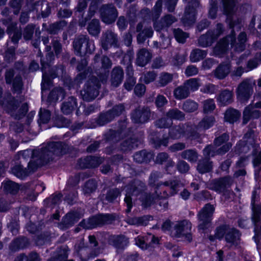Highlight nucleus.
Masks as SVG:
<instances>
[{
  "label": "nucleus",
  "instance_id": "1",
  "mask_svg": "<svg viewBox=\"0 0 261 261\" xmlns=\"http://www.w3.org/2000/svg\"><path fill=\"white\" fill-rule=\"evenodd\" d=\"M183 184L177 180L171 181L160 182L157 184L154 193L150 194L144 192L145 190V185L141 181L135 180L130 184L125 187V197L124 202L126 204V213L131 211L133 204L132 200L134 197H139L138 199L141 202L143 207L146 208L150 206L156 201L163 209H166L168 202L167 199L176 194L179 188L182 187Z\"/></svg>",
  "mask_w": 261,
  "mask_h": 261
},
{
  "label": "nucleus",
  "instance_id": "2",
  "mask_svg": "<svg viewBox=\"0 0 261 261\" xmlns=\"http://www.w3.org/2000/svg\"><path fill=\"white\" fill-rule=\"evenodd\" d=\"M68 147L61 142H50L44 148L34 150L27 149L21 151L20 155L26 160L31 156L32 160L28 163L29 170L34 171L38 167L47 163L59 156L67 152Z\"/></svg>",
  "mask_w": 261,
  "mask_h": 261
},
{
  "label": "nucleus",
  "instance_id": "3",
  "mask_svg": "<svg viewBox=\"0 0 261 261\" xmlns=\"http://www.w3.org/2000/svg\"><path fill=\"white\" fill-rule=\"evenodd\" d=\"M260 197L256 190L252 192L251 220L254 226V236L253 239L257 245L261 240V203L259 202Z\"/></svg>",
  "mask_w": 261,
  "mask_h": 261
},
{
  "label": "nucleus",
  "instance_id": "4",
  "mask_svg": "<svg viewBox=\"0 0 261 261\" xmlns=\"http://www.w3.org/2000/svg\"><path fill=\"white\" fill-rule=\"evenodd\" d=\"M229 25V28L232 29L230 34L220 40L214 48V53L217 56L220 57L223 55L226 51L229 45H230L231 47L233 48V45H234L235 42L234 28L237 29H241L239 20H230Z\"/></svg>",
  "mask_w": 261,
  "mask_h": 261
},
{
  "label": "nucleus",
  "instance_id": "5",
  "mask_svg": "<svg viewBox=\"0 0 261 261\" xmlns=\"http://www.w3.org/2000/svg\"><path fill=\"white\" fill-rule=\"evenodd\" d=\"M101 81L92 75L87 82L84 88L81 91V95L84 100L90 101L94 99L99 94Z\"/></svg>",
  "mask_w": 261,
  "mask_h": 261
},
{
  "label": "nucleus",
  "instance_id": "6",
  "mask_svg": "<svg viewBox=\"0 0 261 261\" xmlns=\"http://www.w3.org/2000/svg\"><path fill=\"white\" fill-rule=\"evenodd\" d=\"M214 211V206L207 203L199 212L198 228L199 232L204 233L210 227Z\"/></svg>",
  "mask_w": 261,
  "mask_h": 261
},
{
  "label": "nucleus",
  "instance_id": "7",
  "mask_svg": "<svg viewBox=\"0 0 261 261\" xmlns=\"http://www.w3.org/2000/svg\"><path fill=\"white\" fill-rule=\"evenodd\" d=\"M16 66L19 67L16 69H10L6 72L5 80L7 84H12L13 90L16 92H19L22 87L23 83L19 70L22 67L20 62L16 63Z\"/></svg>",
  "mask_w": 261,
  "mask_h": 261
},
{
  "label": "nucleus",
  "instance_id": "8",
  "mask_svg": "<svg viewBox=\"0 0 261 261\" xmlns=\"http://www.w3.org/2000/svg\"><path fill=\"white\" fill-rule=\"evenodd\" d=\"M73 46L76 54L80 55L91 54L95 50L93 40H90L88 36L85 35H80L76 38L73 42Z\"/></svg>",
  "mask_w": 261,
  "mask_h": 261
},
{
  "label": "nucleus",
  "instance_id": "9",
  "mask_svg": "<svg viewBox=\"0 0 261 261\" xmlns=\"http://www.w3.org/2000/svg\"><path fill=\"white\" fill-rule=\"evenodd\" d=\"M255 81L251 78L244 80L237 89L238 98L242 101H247L253 94Z\"/></svg>",
  "mask_w": 261,
  "mask_h": 261
},
{
  "label": "nucleus",
  "instance_id": "10",
  "mask_svg": "<svg viewBox=\"0 0 261 261\" xmlns=\"http://www.w3.org/2000/svg\"><path fill=\"white\" fill-rule=\"evenodd\" d=\"M191 227V224L188 220L178 221L174 226L172 235L173 237L184 239L190 242L192 239L190 232Z\"/></svg>",
  "mask_w": 261,
  "mask_h": 261
},
{
  "label": "nucleus",
  "instance_id": "11",
  "mask_svg": "<svg viewBox=\"0 0 261 261\" xmlns=\"http://www.w3.org/2000/svg\"><path fill=\"white\" fill-rule=\"evenodd\" d=\"M196 88V79H190L186 81L183 85L176 88L173 91L174 97L178 100L187 98L192 91Z\"/></svg>",
  "mask_w": 261,
  "mask_h": 261
},
{
  "label": "nucleus",
  "instance_id": "12",
  "mask_svg": "<svg viewBox=\"0 0 261 261\" xmlns=\"http://www.w3.org/2000/svg\"><path fill=\"white\" fill-rule=\"evenodd\" d=\"M233 182V180L231 177L226 176L212 180L208 184V188L218 193H221L230 188Z\"/></svg>",
  "mask_w": 261,
  "mask_h": 261
},
{
  "label": "nucleus",
  "instance_id": "13",
  "mask_svg": "<svg viewBox=\"0 0 261 261\" xmlns=\"http://www.w3.org/2000/svg\"><path fill=\"white\" fill-rule=\"evenodd\" d=\"M90 1L91 2L89 6L87 17L86 18V20L80 22V25L81 27L85 26L86 21L94 16L97 10L98 5L102 2L101 0H79L76 7L77 11L79 12L83 11L87 8V4Z\"/></svg>",
  "mask_w": 261,
  "mask_h": 261
},
{
  "label": "nucleus",
  "instance_id": "14",
  "mask_svg": "<svg viewBox=\"0 0 261 261\" xmlns=\"http://www.w3.org/2000/svg\"><path fill=\"white\" fill-rule=\"evenodd\" d=\"M224 13L230 16L234 11L235 2L234 0H222ZM211 8L209 10V16L214 19L216 17L217 11V0H211Z\"/></svg>",
  "mask_w": 261,
  "mask_h": 261
},
{
  "label": "nucleus",
  "instance_id": "15",
  "mask_svg": "<svg viewBox=\"0 0 261 261\" xmlns=\"http://www.w3.org/2000/svg\"><path fill=\"white\" fill-rule=\"evenodd\" d=\"M102 21L107 24L114 22L118 16V13L115 7L111 4L103 5L99 9Z\"/></svg>",
  "mask_w": 261,
  "mask_h": 261
},
{
  "label": "nucleus",
  "instance_id": "16",
  "mask_svg": "<svg viewBox=\"0 0 261 261\" xmlns=\"http://www.w3.org/2000/svg\"><path fill=\"white\" fill-rule=\"evenodd\" d=\"M75 249L80 261H89L91 258L98 256L100 253L98 250L92 251L89 247L85 246L83 241H81L79 244L75 245Z\"/></svg>",
  "mask_w": 261,
  "mask_h": 261
},
{
  "label": "nucleus",
  "instance_id": "17",
  "mask_svg": "<svg viewBox=\"0 0 261 261\" xmlns=\"http://www.w3.org/2000/svg\"><path fill=\"white\" fill-rule=\"evenodd\" d=\"M151 116V112L148 107H139L132 113L131 118L135 123H144L147 122Z\"/></svg>",
  "mask_w": 261,
  "mask_h": 261
},
{
  "label": "nucleus",
  "instance_id": "18",
  "mask_svg": "<svg viewBox=\"0 0 261 261\" xmlns=\"http://www.w3.org/2000/svg\"><path fill=\"white\" fill-rule=\"evenodd\" d=\"M256 124L254 122H251L245 134L243 140L242 141L247 142L252 148V152L253 154H255L256 150L259 147L258 144L256 143V139L255 138L254 129L256 128Z\"/></svg>",
  "mask_w": 261,
  "mask_h": 261
},
{
  "label": "nucleus",
  "instance_id": "19",
  "mask_svg": "<svg viewBox=\"0 0 261 261\" xmlns=\"http://www.w3.org/2000/svg\"><path fill=\"white\" fill-rule=\"evenodd\" d=\"M196 1L192 0L189 2L186 7L182 22L185 25L189 26L195 21Z\"/></svg>",
  "mask_w": 261,
  "mask_h": 261
},
{
  "label": "nucleus",
  "instance_id": "20",
  "mask_svg": "<svg viewBox=\"0 0 261 261\" xmlns=\"http://www.w3.org/2000/svg\"><path fill=\"white\" fill-rule=\"evenodd\" d=\"M117 35L112 31L108 30L102 34L100 39L101 45L105 50L116 45L117 43Z\"/></svg>",
  "mask_w": 261,
  "mask_h": 261
},
{
  "label": "nucleus",
  "instance_id": "21",
  "mask_svg": "<svg viewBox=\"0 0 261 261\" xmlns=\"http://www.w3.org/2000/svg\"><path fill=\"white\" fill-rule=\"evenodd\" d=\"M81 217L77 212L69 213L63 218L62 222L58 224V227L63 230L67 229L79 221Z\"/></svg>",
  "mask_w": 261,
  "mask_h": 261
},
{
  "label": "nucleus",
  "instance_id": "22",
  "mask_svg": "<svg viewBox=\"0 0 261 261\" xmlns=\"http://www.w3.org/2000/svg\"><path fill=\"white\" fill-rule=\"evenodd\" d=\"M162 0H158L154 6L152 12L148 8H145L141 10V16L144 19L152 17L153 20L157 19L160 16L162 12Z\"/></svg>",
  "mask_w": 261,
  "mask_h": 261
},
{
  "label": "nucleus",
  "instance_id": "23",
  "mask_svg": "<svg viewBox=\"0 0 261 261\" xmlns=\"http://www.w3.org/2000/svg\"><path fill=\"white\" fill-rule=\"evenodd\" d=\"M241 233L236 228H229L225 236V240L231 246L237 247L240 243Z\"/></svg>",
  "mask_w": 261,
  "mask_h": 261
},
{
  "label": "nucleus",
  "instance_id": "24",
  "mask_svg": "<svg viewBox=\"0 0 261 261\" xmlns=\"http://www.w3.org/2000/svg\"><path fill=\"white\" fill-rule=\"evenodd\" d=\"M103 161V159L97 156H89L78 161V165L81 168H95Z\"/></svg>",
  "mask_w": 261,
  "mask_h": 261
},
{
  "label": "nucleus",
  "instance_id": "25",
  "mask_svg": "<svg viewBox=\"0 0 261 261\" xmlns=\"http://www.w3.org/2000/svg\"><path fill=\"white\" fill-rule=\"evenodd\" d=\"M10 20L9 21L7 20H3L4 24L7 25V33L11 38V40L14 44L17 43L21 36V32L17 29L16 23L10 22Z\"/></svg>",
  "mask_w": 261,
  "mask_h": 261
},
{
  "label": "nucleus",
  "instance_id": "26",
  "mask_svg": "<svg viewBox=\"0 0 261 261\" xmlns=\"http://www.w3.org/2000/svg\"><path fill=\"white\" fill-rule=\"evenodd\" d=\"M215 122V118L213 116H206L204 117L202 120L199 122L198 124L197 125V142L199 143L201 142V137L203 136V134H202L200 136H198L199 133L197 132L198 130L199 132L201 130H205L210 128L212 127Z\"/></svg>",
  "mask_w": 261,
  "mask_h": 261
},
{
  "label": "nucleus",
  "instance_id": "27",
  "mask_svg": "<svg viewBox=\"0 0 261 261\" xmlns=\"http://www.w3.org/2000/svg\"><path fill=\"white\" fill-rule=\"evenodd\" d=\"M250 104L245 108L243 111V123L246 124L251 118L257 119L261 115V112Z\"/></svg>",
  "mask_w": 261,
  "mask_h": 261
},
{
  "label": "nucleus",
  "instance_id": "28",
  "mask_svg": "<svg viewBox=\"0 0 261 261\" xmlns=\"http://www.w3.org/2000/svg\"><path fill=\"white\" fill-rule=\"evenodd\" d=\"M101 67L99 72L96 71L98 78L102 83L106 82L108 76V71L107 69L110 68L112 66V62L110 59L107 56H103L101 59Z\"/></svg>",
  "mask_w": 261,
  "mask_h": 261
},
{
  "label": "nucleus",
  "instance_id": "29",
  "mask_svg": "<svg viewBox=\"0 0 261 261\" xmlns=\"http://www.w3.org/2000/svg\"><path fill=\"white\" fill-rule=\"evenodd\" d=\"M176 21V18L171 15H166L160 21H154L153 25L156 31H160L165 28L168 27Z\"/></svg>",
  "mask_w": 261,
  "mask_h": 261
},
{
  "label": "nucleus",
  "instance_id": "30",
  "mask_svg": "<svg viewBox=\"0 0 261 261\" xmlns=\"http://www.w3.org/2000/svg\"><path fill=\"white\" fill-rule=\"evenodd\" d=\"M41 64L42 66V81L41 83L42 90H45L51 84V80L57 77V74L55 72L54 73H50V74L47 73L45 71V65L44 63L41 61Z\"/></svg>",
  "mask_w": 261,
  "mask_h": 261
},
{
  "label": "nucleus",
  "instance_id": "31",
  "mask_svg": "<svg viewBox=\"0 0 261 261\" xmlns=\"http://www.w3.org/2000/svg\"><path fill=\"white\" fill-rule=\"evenodd\" d=\"M151 219L152 217L150 216H143L139 217H128L125 221L129 225L140 226L147 225L148 222Z\"/></svg>",
  "mask_w": 261,
  "mask_h": 261
},
{
  "label": "nucleus",
  "instance_id": "32",
  "mask_svg": "<svg viewBox=\"0 0 261 261\" xmlns=\"http://www.w3.org/2000/svg\"><path fill=\"white\" fill-rule=\"evenodd\" d=\"M151 58V55L147 50L144 48L141 49L137 54V64L140 66H144L148 63Z\"/></svg>",
  "mask_w": 261,
  "mask_h": 261
},
{
  "label": "nucleus",
  "instance_id": "33",
  "mask_svg": "<svg viewBox=\"0 0 261 261\" xmlns=\"http://www.w3.org/2000/svg\"><path fill=\"white\" fill-rule=\"evenodd\" d=\"M217 99L219 102L223 106L231 103L233 101L232 91L228 89L222 91L217 96Z\"/></svg>",
  "mask_w": 261,
  "mask_h": 261
},
{
  "label": "nucleus",
  "instance_id": "34",
  "mask_svg": "<svg viewBox=\"0 0 261 261\" xmlns=\"http://www.w3.org/2000/svg\"><path fill=\"white\" fill-rule=\"evenodd\" d=\"M123 71L120 67H116L112 72L111 82L113 86H118L123 79Z\"/></svg>",
  "mask_w": 261,
  "mask_h": 261
},
{
  "label": "nucleus",
  "instance_id": "35",
  "mask_svg": "<svg viewBox=\"0 0 261 261\" xmlns=\"http://www.w3.org/2000/svg\"><path fill=\"white\" fill-rule=\"evenodd\" d=\"M153 158V154L151 152L142 150L136 152L134 155V160L139 163L149 162Z\"/></svg>",
  "mask_w": 261,
  "mask_h": 261
},
{
  "label": "nucleus",
  "instance_id": "36",
  "mask_svg": "<svg viewBox=\"0 0 261 261\" xmlns=\"http://www.w3.org/2000/svg\"><path fill=\"white\" fill-rule=\"evenodd\" d=\"M76 106V99L71 96L62 104L61 110L64 114L68 115L71 113Z\"/></svg>",
  "mask_w": 261,
  "mask_h": 261
},
{
  "label": "nucleus",
  "instance_id": "37",
  "mask_svg": "<svg viewBox=\"0 0 261 261\" xmlns=\"http://www.w3.org/2000/svg\"><path fill=\"white\" fill-rule=\"evenodd\" d=\"M9 106L11 107L10 110H8V113H10L11 115L14 117L15 119H20L21 117L24 116V115L27 113L28 111V107L27 103H23L19 109V114H15L14 111L17 108L16 105L12 103V102L9 103Z\"/></svg>",
  "mask_w": 261,
  "mask_h": 261
},
{
  "label": "nucleus",
  "instance_id": "38",
  "mask_svg": "<svg viewBox=\"0 0 261 261\" xmlns=\"http://www.w3.org/2000/svg\"><path fill=\"white\" fill-rule=\"evenodd\" d=\"M188 130V127L186 128L184 125H179L170 129L169 135L171 138L177 139L183 136L186 131Z\"/></svg>",
  "mask_w": 261,
  "mask_h": 261
},
{
  "label": "nucleus",
  "instance_id": "39",
  "mask_svg": "<svg viewBox=\"0 0 261 261\" xmlns=\"http://www.w3.org/2000/svg\"><path fill=\"white\" fill-rule=\"evenodd\" d=\"M215 40L213 31H208L205 34L200 37L198 39V43L202 47H206L211 45Z\"/></svg>",
  "mask_w": 261,
  "mask_h": 261
},
{
  "label": "nucleus",
  "instance_id": "40",
  "mask_svg": "<svg viewBox=\"0 0 261 261\" xmlns=\"http://www.w3.org/2000/svg\"><path fill=\"white\" fill-rule=\"evenodd\" d=\"M215 138L213 143L215 146H220L223 144H225L229 139V134L227 132H224L221 134L219 130L215 133Z\"/></svg>",
  "mask_w": 261,
  "mask_h": 261
},
{
  "label": "nucleus",
  "instance_id": "41",
  "mask_svg": "<svg viewBox=\"0 0 261 261\" xmlns=\"http://www.w3.org/2000/svg\"><path fill=\"white\" fill-rule=\"evenodd\" d=\"M141 143V140H137L135 138H129L125 140L121 144V149L124 151L130 150L136 147Z\"/></svg>",
  "mask_w": 261,
  "mask_h": 261
},
{
  "label": "nucleus",
  "instance_id": "42",
  "mask_svg": "<svg viewBox=\"0 0 261 261\" xmlns=\"http://www.w3.org/2000/svg\"><path fill=\"white\" fill-rule=\"evenodd\" d=\"M230 72V66L227 64H220L215 70V75L219 79H224Z\"/></svg>",
  "mask_w": 261,
  "mask_h": 261
},
{
  "label": "nucleus",
  "instance_id": "43",
  "mask_svg": "<svg viewBox=\"0 0 261 261\" xmlns=\"http://www.w3.org/2000/svg\"><path fill=\"white\" fill-rule=\"evenodd\" d=\"M68 248L66 246L59 249L48 261H65L68 257Z\"/></svg>",
  "mask_w": 261,
  "mask_h": 261
},
{
  "label": "nucleus",
  "instance_id": "44",
  "mask_svg": "<svg viewBox=\"0 0 261 261\" xmlns=\"http://www.w3.org/2000/svg\"><path fill=\"white\" fill-rule=\"evenodd\" d=\"M241 113L234 109L229 108L225 113L224 118L226 121L230 123L236 122L240 117Z\"/></svg>",
  "mask_w": 261,
  "mask_h": 261
},
{
  "label": "nucleus",
  "instance_id": "45",
  "mask_svg": "<svg viewBox=\"0 0 261 261\" xmlns=\"http://www.w3.org/2000/svg\"><path fill=\"white\" fill-rule=\"evenodd\" d=\"M247 40V35L245 32H241L238 38V42H236V38H235V42L233 45L234 50L238 52H241L245 49V43Z\"/></svg>",
  "mask_w": 261,
  "mask_h": 261
},
{
  "label": "nucleus",
  "instance_id": "46",
  "mask_svg": "<svg viewBox=\"0 0 261 261\" xmlns=\"http://www.w3.org/2000/svg\"><path fill=\"white\" fill-rule=\"evenodd\" d=\"M28 244V240L25 237L17 238L11 243L10 249L12 251H15L19 249L25 247Z\"/></svg>",
  "mask_w": 261,
  "mask_h": 261
},
{
  "label": "nucleus",
  "instance_id": "47",
  "mask_svg": "<svg viewBox=\"0 0 261 261\" xmlns=\"http://www.w3.org/2000/svg\"><path fill=\"white\" fill-rule=\"evenodd\" d=\"M212 169V162L207 159L200 160L197 166V170L201 173L210 172Z\"/></svg>",
  "mask_w": 261,
  "mask_h": 261
},
{
  "label": "nucleus",
  "instance_id": "48",
  "mask_svg": "<svg viewBox=\"0 0 261 261\" xmlns=\"http://www.w3.org/2000/svg\"><path fill=\"white\" fill-rule=\"evenodd\" d=\"M11 172L17 177L23 178L27 176L31 171L29 169L27 170L25 168H23L21 165L17 164L15 165L11 168Z\"/></svg>",
  "mask_w": 261,
  "mask_h": 261
},
{
  "label": "nucleus",
  "instance_id": "49",
  "mask_svg": "<svg viewBox=\"0 0 261 261\" xmlns=\"http://www.w3.org/2000/svg\"><path fill=\"white\" fill-rule=\"evenodd\" d=\"M64 96V92L62 88L59 87L55 88L49 93L48 96V101L56 102L60 97L63 98Z\"/></svg>",
  "mask_w": 261,
  "mask_h": 261
},
{
  "label": "nucleus",
  "instance_id": "50",
  "mask_svg": "<svg viewBox=\"0 0 261 261\" xmlns=\"http://www.w3.org/2000/svg\"><path fill=\"white\" fill-rule=\"evenodd\" d=\"M4 191L11 194H15L18 191L19 187L17 184L12 181H7L3 184Z\"/></svg>",
  "mask_w": 261,
  "mask_h": 261
},
{
  "label": "nucleus",
  "instance_id": "51",
  "mask_svg": "<svg viewBox=\"0 0 261 261\" xmlns=\"http://www.w3.org/2000/svg\"><path fill=\"white\" fill-rule=\"evenodd\" d=\"M111 241L113 245L118 248H123L128 243L127 239L123 236H114L112 238Z\"/></svg>",
  "mask_w": 261,
  "mask_h": 261
},
{
  "label": "nucleus",
  "instance_id": "52",
  "mask_svg": "<svg viewBox=\"0 0 261 261\" xmlns=\"http://www.w3.org/2000/svg\"><path fill=\"white\" fill-rule=\"evenodd\" d=\"M88 31L90 34L97 36L100 31L99 21L98 19H93L89 24Z\"/></svg>",
  "mask_w": 261,
  "mask_h": 261
},
{
  "label": "nucleus",
  "instance_id": "53",
  "mask_svg": "<svg viewBox=\"0 0 261 261\" xmlns=\"http://www.w3.org/2000/svg\"><path fill=\"white\" fill-rule=\"evenodd\" d=\"M114 119L111 112H107L106 113H102L100 115L97 119L96 122L99 126H102L107 123L110 122Z\"/></svg>",
  "mask_w": 261,
  "mask_h": 261
},
{
  "label": "nucleus",
  "instance_id": "54",
  "mask_svg": "<svg viewBox=\"0 0 261 261\" xmlns=\"http://www.w3.org/2000/svg\"><path fill=\"white\" fill-rule=\"evenodd\" d=\"M81 225L86 229H92L97 226H99L97 216L90 218L87 221H83L81 222Z\"/></svg>",
  "mask_w": 261,
  "mask_h": 261
},
{
  "label": "nucleus",
  "instance_id": "55",
  "mask_svg": "<svg viewBox=\"0 0 261 261\" xmlns=\"http://www.w3.org/2000/svg\"><path fill=\"white\" fill-rule=\"evenodd\" d=\"M67 22L65 20H61L59 22L50 24L48 29V31L50 34H56L58 32L65 27Z\"/></svg>",
  "mask_w": 261,
  "mask_h": 261
},
{
  "label": "nucleus",
  "instance_id": "56",
  "mask_svg": "<svg viewBox=\"0 0 261 261\" xmlns=\"http://www.w3.org/2000/svg\"><path fill=\"white\" fill-rule=\"evenodd\" d=\"M167 116L168 117V118L171 120L173 119L180 120H182L185 117L184 113L177 109L170 110L167 113Z\"/></svg>",
  "mask_w": 261,
  "mask_h": 261
},
{
  "label": "nucleus",
  "instance_id": "57",
  "mask_svg": "<svg viewBox=\"0 0 261 261\" xmlns=\"http://www.w3.org/2000/svg\"><path fill=\"white\" fill-rule=\"evenodd\" d=\"M153 30L150 26L145 28L137 37V40L139 43H142L145 37H151L153 35Z\"/></svg>",
  "mask_w": 261,
  "mask_h": 261
},
{
  "label": "nucleus",
  "instance_id": "58",
  "mask_svg": "<svg viewBox=\"0 0 261 261\" xmlns=\"http://www.w3.org/2000/svg\"><path fill=\"white\" fill-rule=\"evenodd\" d=\"M96 184L94 180L90 179L85 184L83 191L85 195H89L96 189Z\"/></svg>",
  "mask_w": 261,
  "mask_h": 261
},
{
  "label": "nucleus",
  "instance_id": "59",
  "mask_svg": "<svg viewBox=\"0 0 261 261\" xmlns=\"http://www.w3.org/2000/svg\"><path fill=\"white\" fill-rule=\"evenodd\" d=\"M216 108V105L213 99H207L203 102V110L204 113H210Z\"/></svg>",
  "mask_w": 261,
  "mask_h": 261
},
{
  "label": "nucleus",
  "instance_id": "60",
  "mask_svg": "<svg viewBox=\"0 0 261 261\" xmlns=\"http://www.w3.org/2000/svg\"><path fill=\"white\" fill-rule=\"evenodd\" d=\"M173 74L167 72L161 74L159 80V84L162 87L165 86L170 83L173 80Z\"/></svg>",
  "mask_w": 261,
  "mask_h": 261
},
{
  "label": "nucleus",
  "instance_id": "61",
  "mask_svg": "<svg viewBox=\"0 0 261 261\" xmlns=\"http://www.w3.org/2000/svg\"><path fill=\"white\" fill-rule=\"evenodd\" d=\"M99 226L111 223L114 220V217L110 214L97 215Z\"/></svg>",
  "mask_w": 261,
  "mask_h": 261
},
{
  "label": "nucleus",
  "instance_id": "62",
  "mask_svg": "<svg viewBox=\"0 0 261 261\" xmlns=\"http://www.w3.org/2000/svg\"><path fill=\"white\" fill-rule=\"evenodd\" d=\"M228 228V226L226 224H223L216 227L215 233L216 235L217 239L219 240H222L224 235L225 236Z\"/></svg>",
  "mask_w": 261,
  "mask_h": 261
},
{
  "label": "nucleus",
  "instance_id": "63",
  "mask_svg": "<svg viewBox=\"0 0 261 261\" xmlns=\"http://www.w3.org/2000/svg\"><path fill=\"white\" fill-rule=\"evenodd\" d=\"M237 149L239 153H247L252 148L247 142L241 141L237 145Z\"/></svg>",
  "mask_w": 261,
  "mask_h": 261
},
{
  "label": "nucleus",
  "instance_id": "64",
  "mask_svg": "<svg viewBox=\"0 0 261 261\" xmlns=\"http://www.w3.org/2000/svg\"><path fill=\"white\" fill-rule=\"evenodd\" d=\"M204 159H207L210 160L211 157L217 155L216 148L212 145H207L203 150Z\"/></svg>",
  "mask_w": 261,
  "mask_h": 261
}]
</instances>
